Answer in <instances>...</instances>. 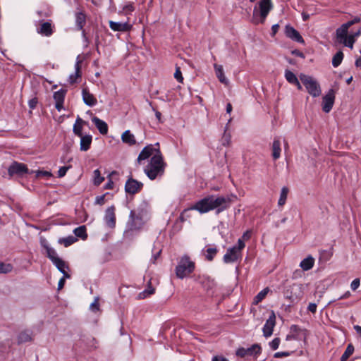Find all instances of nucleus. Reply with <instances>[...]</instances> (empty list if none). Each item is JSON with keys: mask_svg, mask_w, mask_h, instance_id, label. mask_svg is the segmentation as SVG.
<instances>
[{"mask_svg": "<svg viewBox=\"0 0 361 361\" xmlns=\"http://www.w3.org/2000/svg\"><path fill=\"white\" fill-rule=\"evenodd\" d=\"M231 204V199L225 197L208 196L198 201L191 209L200 213H206L210 210L217 209L218 212H222L227 209Z\"/></svg>", "mask_w": 361, "mask_h": 361, "instance_id": "1", "label": "nucleus"}, {"mask_svg": "<svg viewBox=\"0 0 361 361\" xmlns=\"http://www.w3.org/2000/svg\"><path fill=\"white\" fill-rule=\"evenodd\" d=\"M165 164L159 149L151 158L149 164L145 169V173L151 180H154L157 176H161L164 172Z\"/></svg>", "mask_w": 361, "mask_h": 361, "instance_id": "2", "label": "nucleus"}, {"mask_svg": "<svg viewBox=\"0 0 361 361\" xmlns=\"http://www.w3.org/2000/svg\"><path fill=\"white\" fill-rule=\"evenodd\" d=\"M195 268V264L188 256L180 258L176 268V274L178 278L183 279L192 273Z\"/></svg>", "mask_w": 361, "mask_h": 361, "instance_id": "3", "label": "nucleus"}, {"mask_svg": "<svg viewBox=\"0 0 361 361\" xmlns=\"http://www.w3.org/2000/svg\"><path fill=\"white\" fill-rule=\"evenodd\" d=\"M245 243L238 239V245L228 248L224 256L223 260L226 264L233 263L241 257V251L245 247Z\"/></svg>", "mask_w": 361, "mask_h": 361, "instance_id": "4", "label": "nucleus"}, {"mask_svg": "<svg viewBox=\"0 0 361 361\" xmlns=\"http://www.w3.org/2000/svg\"><path fill=\"white\" fill-rule=\"evenodd\" d=\"M300 80L306 87L307 92L314 97H319L321 94V88L319 83L312 77L300 74Z\"/></svg>", "mask_w": 361, "mask_h": 361, "instance_id": "5", "label": "nucleus"}, {"mask_svg": "<svg viewBox=\"0 0 361 361\" xmlns=\"http://www.w3.org/2000/svg\"><path fill=\"white\" fill-rule=\"evenodd\" d=\"M284 297L292 302L299 301L303 295V286L300 283H293L287 286L283 292Z\"/></svg>", "mask_w": 361, "mask_h": 361, "instance_id": "6", "label": "nucleus"}, {"mask_svg": "<svg viewBox=\"0 0 361 361\" xmlns=\"http://www.w3.org/2000/svg\"><path fill=\"white\" fill-rule=\"evenodd\" d=\"M272 8H273V5H272L271 2L260 1L259 3V8L255 6L254 8L253 15L255 18V23H259V20L257 19V16L259 13V15L261 17L260 23H263L265 20V18L268 16L269 13L272 9Z\"/></svg>", "mask_w": 361, "mask_h": 361, "instance_id": "7", "label": "nucleus"}, {"mask_svg": "<svg viewBox=\"0 0 361 361\" xmlns=\"http://www.w3.org/2000/svg\"><path fill=\"white\" fill-rule=\"evenodd\" d=\"M9 176L17 175L22 176L25 173H28L29 171L26 165L23 163L13 162L8 169Z\"/></svg>", "mask_w": 361, "mask_h": 361, "instance_id": "8", "label": "nucleus"}, {"mask_svg": "<svg viewBox=\"0 0 361 361\" xmlns=\"http://www.w3.org/2000/svg\"><path fill=\"white\" fill-rule=\"evenodd\" d=\"M142 183L130 178L126 183L125 190L127 193L134 195L137 193L142 188Z\"/></svg>", "mask_w": 361, "mask_h": 361, "instance_id": "9", "label": "nucleus"}, {"mask_svg": "<svg viewBox=\"0 0 361 361\" xmlns=\"http://www.w3.org/2000/svg\"><path fill=\"white\" fill-rule=\"evenodd\" d=\"M261 348L258 344H254L248 348H239L236 350V355L244 357L247 355H254L260 353Z\"/></svg>", "mask_w": 361, "mask_h": 361, "instance_id": "10", "label": "nucleus"}, {"mask_svg": "<svg viewBox=\"0 0 361 361\" xmlns=\"http://www.w3.org/2000/svg\"><path fill=\"white\" fill-rule=\"evenodd\" d=\"M335 99V94L333 90H330L329 92L322 99V110L329 113L334 105Z\"/></svg>", "mask_w": 361, "mask_h": 361, "instance_id": "11", "label": "nucleus"}, {"mask_svg": "<svg viewBox=\"0 0 361 361\" xmlns=\"http://www.w3.org/2000/svg\"><path fill=\"white\" fill-rule=\"evenodd\" d=\"M104 221L109 228H113L116 226L115 207L111 206L105 211Z\"/></svg>", "mask_w": 361, "mask_h": 361, "instance_id": "12", "label": "nucleus"}, {"mask_svg": "<svg viewBox=\"0 0 361 361\" xmlns=\"http://www.w3.org/2000/svg\"><path fill=\"white\" fill-rule=\"evenodd\" d=\"M158 148L154 147L152 145H149L144 147L137 157V161L140 163L142 161L148 159L151 156H154L157 153Z\"/></svg>", "mask_w": 361, "mask_h": 361, "instance_id": "13", "label": "nucleus"}, {"mask_svg": "<svg viewBox=\"0 0 361 361\" xmlns=\"http://www.w3.org/2000/svg\"><path fill=\"white\" fill-rule=\"evenodd\" d=\"M275 321L276 317L274 313L272 312L263 327V334L265 337L270 336L272 334L273 329L275 326Z\"/></svg>", "mask_w": 361, "mask_h": 361, "instance_id": "14", "label": "nucleus"}, {"mask_svg": "<svg viewBox=\"0 0 361 361\" xmlns=\"http://www.w3.org/2000/svg\"><path fill=\"white\" fill-rule=\"evenodd\" d=\"M66 93V90L61 89L59 91H56L54 93V99L55 100V107L59 111H61L63 108V104L65 99V95Z\"/></svg>", "mask_w": 361, "mask_h": 361, "instance_id": "15", "label": "nucleus"}, {"mask_svg": "<svg viewBox=\"0 0 361 361\" xmlns=\"http://www.w3.org/2000/svg\"><path fill=\"white\" fill-rule=\"evenodd\" d=\"M286 35L290 39L300 42L304 43V40L300 33L293 27L286 25L285 29Z\"/></svg>", "mask_w": 361, "mask_h": 361, "instance_id": "16", "label": "nucleus"}, {"mask_svg": "<svg viewBox=\"0 0 361 361\" xmlns=\"http://www.w3.org/2000/svg\"><path fill=\"white\" fill-rule=\"evenodd\" d=\"M82 100L84 103L89 106H94L97 101L94 96L90 92L87 88H83L82 90Z\"/></svg>", "mask_w": 361, "mask_h": 361, "instance_id": "17", "label": "nucleus"}, {"mask_svg": "<svg viewBox=\"0 0 361 361\" xmlns=\"http://www.w3.org/2000/svg\"><path fill=\"white\" fill-rule=\"evenodd\" d=\"M109 27L114 31L126 32L131 29L132 25L127 22L120 23L110 20Z\"/></svg>", "mask_w": 361, "mask_h": 361, "instance_id": "18", "label": "nucleus"}, {"mask_svg": "<svg viewBox=\"0 0 361 361\" xmlns=\"http://www.w3.org/2000/svg\"><path fill=\"white\" fill-rule=\"evenodd\" d=\"M214 68L215 71L216 76L219 79V82L224 85H228L229 81L224 75L223 66L221 65L215 63L214 65Z\"/></svg>", "mask_w": 361, "mask_h": 361, "instance_id": "19", "label": "nucleus"}, {"mask_svg": "<svg viewBox=\"0 0 361 361\" xmlns=\"http://www.w3.org/2000/svg\"><path fill=\"white\" fill-rule=\"evenodd\" d=\"M92 122L94 123L95 126L99 131V133L102 135H106L108 133V126L106 123L100 118L94 116L92 118Z\"/></svg>", "mask_w": 361, "mask_h": 361, "instance_id": "20", "label": "nucleus"}, {"mask_svg": "<svg viewBox=\"0 0 361 361\" xmlns=\"http://www.w3.org/2000/svg\"><path fill=\"white\" fill-rule=\"evenodd\" d=\"M130 228L132 229H139L143 224L142 219L138 215H135L133 211H131L130 213Z\"/></svg>", "mask_w": 361, "mask_h": 361, "instance_id": "21", "label": "nucleus"}, {"mask_svg": "<svg viewBox=\"0 0 361 361\" xmlns=\"http://www.w3.org/2000/svg\"><path fill=\"white\" fill-rule=\"evenodd\" d=\"M80 137V149L81 151L86 152L87 151L91 145L92 137L90 135H82Z\"/></svg>", "mask_w": 361, "mask_h": 361, "instance_id": "22", "label": "nucleus"}, {"mask_svg": "<svg viewBox=\"0 0 361 361\" xmlns=\"http://www.w3.org/2000/svg\"><path fill=\"white\" fill-rule=\"evenodd\" d=\"M53 264L56 266L59 271L63 274L64 278L69 279L71 277V276L66 271V269H68V266L62 259H58Z\"/></svg>", "mask_w": 361, "mask_h": 361, "instance_id": "23", "label": "nucleus"}, {"mask_svg": "<svg viewBox=\"0 0 361 361\" xmlns=\"http://www.w3.org/2000/svg\"><path fill=\"white\" fill-rule=\"evenodd\" d=\"M121 140L123 142L128 145H133L136 143L135 136L129 130L124 131L121 135Z\"/></svg>", "mask_w": 361, "mask_h": 361, "instance_id": "24", "label": "nucleus"}, {"mask_svg": "<svg viewBox=\"0 0 361 361\" xmlns=\"http://www.w3.org/2000/svg\"><path fill=\"white\" fill-rule=\"evenodd\" d=\"M79 57L77 59V61L75 64V73L70 75L68 81L71 84H73L76 82L77 79L80 77V63L81 61L78 59Z\"/></svg>", "mask_w": 361, "mask_h": 361, "instance_id": "25", "label": "nucleus"}, {"mask_svg": "<svg viewBox=\"0 0 361 361\" xmlns=\"http://www.w3.org/2000/svg\"><path fill=\"white\" fill-rule=\"evenodd\" d=\"M314 264V259L312 256H308L300 262V267L303 271H308L313 267Z\"/></svg>", "mask_w": 361, "mask_h": 361, "instance_id": "26", "label": "nucleus"}, {"mask_svg": "<svg viewBox=\"0 0 361 361\" xmlns=\"http://www.w3.org/2000/svg\"><path fill=\"white\" fill-rule=\"evenodd\" d=\"M281 142L279 139H274L272 143V157L274 160L278 159L281 156Z\"/></svg>", "mask_w": 361, "mask_h": 361, "instance_id": "27", "label": "nucleus"}, {"mask_svg": "<svg viewBox=\"0 0 361 361\" xmlns=\"http://www.w3.org/2000/svg\"><path fill=\"white\" fill-rule=\"evenodd\" d=\"M37 32L45 36H50L52 34V29L51 23L49 22H44L40 27L37 29Z\"/></svg>", "mask_w": 361, "mask_h": 361, "instance_id": "28", "label": "nucleus"}, {"mask_svg": "<svg viewBox=\"0 0 361 361\" xmlns=\"http://www.w3.org/2000/svg\"><path fill=\"white\" fill-rule=\"evenodd\" d=\"M348 26L344 23L336 30V37L339 42L348 36Z\"/></svg>", "mask_w": 361, "mask_h": 361, "instance_id": "29", "label": "nucleus"}, {"mask_svg": "<svg viewBox=\"0 0 361 361\" xmlns=\"http://www.w3.org/2000/svg\"><path fill=\"white\" fill-rule=\"evenodd\" d=\"M85 15L82 12H78L75 14V23L78 29L82 30L85 24Z\"/></svg>", "mask_w": 361, "mask_h": 361, "instance_id": "30", "label": "nucleus"}, {"mask_svg": "<svg viewBox=\"0 0 361 361\" xmlns=\"http://www.w3.org/2000/svg\"><path fill=\"white\" fill-rule=\"evenodd\" d=\"M78 240L77 238L70 235L66 238H61L58 240V243L61 245H63L65 247L70 246Z\"/></svg>", "mask_w": 361, "mask_h": 361, "instance_id": "31", "label": "nucleus"}, {"mask_svg": "<svg viewBox=\"0 0 361 361\" xmlns=\"http://www.w3.org/2000/svg\"><path fill=\"white\" fill-rule=\"evenodd\" d=\"M288 188L287 187L282 188L280 193V197L278 201V205L280 207L283 206L286 204L288 194Z\"/></svg>", "mask_w": 361, "mask_h": 361, "instance_id": "32", "label": "nucleus"}, {"mask_svg": "<svg viewBox=\"0 0 361 361\" xmlns=\"http://www.w3.org/2000/svg\"><path fill=\"white\" fill-rule=\"evenodd\" d=\"M73 233L76 237L81 238L83 240L86 239L87 237L85 226H81L75 228Z\"/></svg>", "mask_w": 361, "mask_h": 361, "instance_id": "33", "label": "nucleus"}, {"mask_svg": "<svg viewBox=\"0 0 361 361\" xmlns=\"http://www.w3.org/2000/svg\"><path fill=\"white\" fill-rule=\"evenodd\" d=\"M104 180V178L101 176L99 169L93 171V183L95 185H99Z\"/></svg>", "mask_w": 361, "mask_h": 361, "instance_id": "34", "label": "nucleus"}, {"mask_svg": "<svg viewBox=\"0 0 361 361\" xmlns=\"http://www.w3.org/2000/svg\"><path fill=\"white\" fill-rule=\"evenodd\" d=\"M343 54L341 51H338L332 59V65L334 67H338L342 62Z\"/></svg>", "mask_w": 361, "mask_h": 361, "instance_id": "35", "label": "nucleus"}, {"mask_svg": "<svg viewBox=\"0 0 361 361\" xmlns=\"http://www.w3.org/2000/svg\"><path fill=\"white\" fill-rule=\"evenodd\" d=\"M47 256L54 263L60 257L58 256L56 250L52 247H47Z\"/></svg>", "mask_w": 361, "mask_h": 361, "instance_id": "36", "label": "nucleus"}, {"mask_svg": "<svg viewBox=\"0 0 361 361\" xmlns=\"http://www.w3.org/2000/svg\"><path fill=\"white\" fill-rule=\"evenodd\" d=\"M354 35H348L344 39L340 41L341 43H343L345 46L353 49V44L355 43Z\"/></svg>", "mask_w": 361, "mask_h": 361, "instance_id": "37", "label": "nucleus"}, {"mask_svg": "<svg viewBox=\"0 0 361 361\" xmlns=\"http://www.w3.org/2000/svg\"><path fill=\"white\" fill-rule=\"evenodd\" d=\"M354 352V347L352 344H349L343 354L342 355L341 357V361H346L348 358Z\"/></svg>", "mask_w": 361, "mask_h": 361, "instance_id": "38", "label": "nucleus"}, {"mask_svg": "<svg viewBox=\"0 0 361 361\" xmlns=\"http://www.w3.org/2000/svg\"><path fill=\"white\" fill-rule=\"evenodd\" d=\"M285 78L289 83L293 84V85L295 82H296L297 80H298V78L296 77V75L292 71H290L289 70L285 71Z\"/></svg>", "mask_w": 361, "mask_h": 361, "instance_id": "39", "label": "nucleus"}, {"mask_svg": "<svg viewBox=\"0 0 361 361\" xmlns=\"http://www.w3.org/2000/svg\"><path fill=\"white\" fill-rule=\"evenodd\" d=\"M13 270V266L9 263L0 262V274H8Z\"/></svg>", "mask_w": 361, "mask_h": 361, "instance_id": "40", "label": "nucleus"}, {"mask_svg": "<svg viewBox=\"0 0 361 361\" xmlns=\"http://www.w3.org/2000/svg\"><path fill=\"white\" fill-rule=\"evenodd\" d=\"M269 292V289L267 288L263 289L261 290L254 298L253 302L255 304H258L259 302H261L267 295Z\"/></svg>", "mask_w": 361, "mask_h": 361, "instance_id": "41", "label": "nucleus"}, {"mask_svg": "<svg viewBox=\"0 0 361 361\" xmlns=\"http://www.w3.org/2000/svg\"><path fill=\"white\" fill-rule=\"evenodd\" d=\"M154 293V288L152 286H149L148 288L144 291L139 293L137 298L138 299H144L146 297L152 295Z\"/></svg>", "mask_w": 361, "mask_h": 361, "instance_id": "42", "label": "nucleus"}, {"mask_svg": "<svg viewBox=\"0 0 361 361\" xmlns=\"http://www.w3.org/2000/svg\"><path fill=\"white\" fill-rule=\"evenodd\" d=\"M206 258L209 261H212L216 254L217 253V250L215 247H209L206 250Z\"/></svg>", "mask_w": 361, "mask_h": 361, "instance_id": "43", "label": "nucleus"}, {"mask_svg": "<svg viewBox=\"0 0 361 361\" xmlns=\"http://www.w3.org/2000/svg\"><path fill=\"white\" fill-rule=\"evenodd\" d=\"M31 340V336L28 332H22L18 336V342L19 343H25L30 341Z\"/></svg>", "mask_w": 361, "mask_h": 361, "instance_id": "44", "label": "nucleus"}, {"mask_svg": "<svg viewBox=\"0 0 361 361\" xmlns=\"http://www.w3.org/2000/svg\"><path fill=\"white\" fill-rule=\"evenodd\" d=\"M134 10H135V8H134L133 4L128 3L123 7L122 12L126 15H128V14L131 13Z\"/></svg>", "mask_w": 361, "mask_h": 361, "instance_id": "45", "label": "nucleus"}, {"mask_svg": "<svg viewBox=\"0 0 361 361\" xmlns=\"http://www.w3.org/2000/svg\"><path fill=\"white\" fill-rule=\"evenodd\" d=\"M117 173L116 171H112L109 176H108V182L106 183V185H104V188L105 189H108V190H111V189H113L114 188V182L112 181L111 178V176H112L113 175H116Z\"/></svg>", "mask_w": 361, "mask_h": 361, "instance_id": "46", "label": "nucleus"}, {"mask_svg": "<svg viewBox=\"0 0 361 361\" xmlns=\"http://www.w3.org/2000/svg\"><path fill=\"white\" fill-rule=\"evenodd\" d=\"M82 128L83 126H79L78 124H74L73 128V131L74 134L78 137H82Z\"/></svg>", "mask_w": 361, "mask_h": 361, "instance_id": "47", "label": "nucleus"}, {"mask_svg": "<svg viewBox=\"0 0 361 361\" xmlns=\"http://www.w3.org/2000/svg\"><path fill=\"white\" fill-rule=\"evenodd\" d=\"M90 309L92 312H97L99 309V299L97 298H94V301L90 304Z\"/></svg>", "mask_w": 361, "mask_h": 361, "instance_id": "48", "label": "nucleus"}, {"mask_svg": "<svg viewBox=\"0 0 361 361\" xmlns=\"http://www.w3.org/2000/svg\"><path fill=\"white\" fill-rule=\"evenodd\" d=\"M174 78L179 82H183V77L182 76V73L180 70V68L177 67L176 71L174 73Z\"/></svg>", "mask_w": 361, "mask_h": 361, "instance_id": "49", "label": "nucleus"}, {"mask_svg": "<svg viewBox=\"0 0 361 361\" xmlns=\"http://www.w3.org/2000/svg\"><path fill=\"white\" fill-rule=\"evenodd\" d=\"M280 344V338H275L270 343L269 345L273 350H276Z\"/></svg>", "mask_w": 361, "mask_h": 361, "instance_id": "50", "label": "nucleus"}, {"mask_svg": "<svg viewBox=\"0 0 361 361\" xmlns=\"http://www.w3.org/2000/svg\"><path fill=\"white\" fill-rule=\"evenodd\" d=\"M69 169H70L69 166L61 167L58 171L59 177H60V178L63 177Z\"/></svg>", "mask_w": 361, "mask_h": 361, "instance_id": "51", "label": "nucleus"}, {"mask_svg": "<svg viewBox=\"0 0 361 361\" xmlns=\"http://www.w3.org/2000/svg\"><path fill=\"white\" fill-rule=\"evenodd\" d=\"M360 284V281L359 279H354L350 284V288L353 290H356Z\"/></svg>", "mask_w": 361, "mask_h": 361, "instance_id": "52", "label": "nucleus"}, {"mask_svg": "<svg viewBox=\"0 0 361 361\" xmlns=\"http://www.w3.org/2000/svg\"><path fill=\"white\" fill-rule=\"evenodd\" d=\"M105 202V195L97 196L95 198V204L102 205Z\"/></svg>", "mask_w": 361, "mask_h": 361, "instance_id": "53", "label": "nucleus"}, {"mask_svg": "<svg viewBox=\"0 0 361 361\" xmlns=\"http://www.w3.org/2000/svg\"><path fill=\"white\" fill-rule=\"evenodd\" d=\"M290 355V352H277L274 354V357L281 358L283 357H288Z\"/></svg>", "mask_w": 361, "mask_h": 361, "instance_id": "54", "label": "nucleus"}, {"mask_svg": "<svg viewBox=\"0 0 361 361\" xmlns=\"http://www.w3.org/2000/svg\"><path fill=\"white\" fill-rule=\"evenodd\" d=\"M41 176H47V177H50L51 176V173L49 171H36V176L37 177H39Z\"/></svg>", "mask_w": 361, "mask_h": 361, "instance_id": "55", "label": "nucleus"}, {"mask_svg": "<svg viewBox=\"0 0 361 361\" xmlns=\"http://www.w3.org/2000/svg\"><path fill=\"white\" fill-rule=\"evenodd\" d=\"M359 22H360V18L355 17L353 20L347 22L345 24L347 25V26H348V27H350L353 25Z\"/></svg>", "mask_w": 361, "mask_h": 361, "instance_id": "56", "label": "nucleus"}, {"mask_svg": "<svg viewBox=\"0 0 361 361\" xmlns=\"http://www.w3.org/2000/svg\"><path fill=\"white\" fill-rule=\"evenodd\" d=\"M317 304L316 303H310L307 310L311 312L312 313H315L317 311Z\"/></svg>", "mask_w": 361, "mask_h": 361, "instance_id": "57", "label": "nucleus"}, {"mask_svg": "<svg viewBox=\"0 0 361 361\" xmlns=\"http://www.w3.org/2000/svg\"><path fill=\"white\" fill-rule=\"evenodd\" d=\"M66 278H64V276L59 280V283H58V289L60 290L61 288H63V287L64 286V283H65V279Z\"/></svg>", "mask_w": 361, "mask_h": 361, "instance_id": "58", "label": "nucleus"}, {"mask_svg": "<svg viewBox=\"0 0 361 361\" xmlns=\"http://www.w3.org/2000/svg\"><path fill=\"white\" fill-rule=\"evenodd\" d=\"M75 124H78L79 126H83L84 125H86L87 124V122L83 121L81 118H80L79 116H78L76 121H75Z\"/></svg>", "mask_w": 361, "mask_h": 361, "instance_id": "59", "label": "nucleus"}, {"mask_svg": "<svg viewBox=\"0 0 361 361\" xmlns=\"http://www.w3.org/2000/svg\"><path fill=\"white\" fill-rule=\"evenodd\" d=\"M41 245L45 249L46 251H47V247H51L49 245L48 242L47 241V240L44 239V238L41 239Z\"/></svg>", "mask_w": 361, "mask_h": 361, "instance_id": "60", "label": "nucleus"}, {"mask_svg": "<svg viewBox=\"0 0 361 361\" xmlns=\"http://www.w3.org/2000/svg\"><path fill=\"white\" fill-rule=\"evenodd\" d=\"M37 100L35 99H32L29 101V106L31 108V109H34L35 108L36 105H37Z\"/></svg>", "mask_w": 361, "mask_h": 361, "instance_id": "61", "label": "nucleus"}, {"mask_svg": "<svg viewBox=\"0 0 361 361\" xmlns=\"http://www.w3.org/2000/svg\"><path fill=\"white\" fill-rule=\"evenodd\" d=\"M279 24H274V25H272L271 30H272V35H276V33L279 30Z\"/></svg>", "mask_w": 361, "mask_h": 361, "instance_id": "62", "label": "nucleus"}, {"mask_svg": "<svg viewBox=\"0 0 361 361\" xmlns=\"http://www.w3.org/2000/svg\"><path fill=\"white\" fill-rule=\"evenodd\" d=\"M250 232L247 231L245 233H244L242 238H240V239H242L243 241L244 242L245 240H247L250 238Z\"/></svg>", "mask_w": 361, "mask_h": 361, "instance_id": "63", "label": "nucleus"}, {"mask_svg": "<svg viewBox=\"0 0 361 361\" xmlns=\"http://www.w3.org/2000/svg\"><path fill=\"white\" fill-rule=\"evenodd\" d=\"M153 111L155 112V116L157 118V120L159 121V122H162L161 114L159 111H156L154 108H153Z\"/></svg>", "mask_w": 361, "mask_h": 361, "instance_id": "64", "label": "nucleus"}]
</instances>
